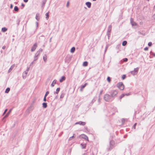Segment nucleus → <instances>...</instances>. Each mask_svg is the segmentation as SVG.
<instances>
[{"instance_id": "f257e3e1", "label": "nucleus", "mask_w": 155, "mask_h": 155, "mask_svg": "<svg viewBox=\"0 0 155 155\" xmlns=\"http://www.w3.org/2000/svg\"><path fill=\"white\" fill-rule=\"evenodd\" d=\"M42 49L40 48L39 50L37 51L34 57V61H36L38 60L40 54L42 52Z\"/></svg>"}, {"instance_id": "f03ea898", "label": "nucleus", "mask_w": 155, "mask_h": 155, "mask_svg": "<svg viewBox=\"0 0 155 155\" xmlns=\"http://www.w3.org/2000/svg\"><path fill=\"white\" fill-rule=\"evenodd\" d=\"M104 99L106 101L108 102H111L113 100L111 96H110L108 94H106L105 95Z\"/></svg>"}, {"instance_id": "7ed1b4c3", "label": "nucleus", "mask_w": 155, "mask_h": 155, "mask_svg": "<svg viewBox=\"0 0 155 155\" xmlns=\"http://www.w3.org/2000/svg\"><path fill=\"white\" fill-rule=\"evenodd\" d=\"M117 87L120 90H123L124 89V86L123 83L120 82L118 83L117 85Z\"/></svg>"}, {"instance_id": "20e7f679", "label": "nucleus", "mask_w": 155, "mask_h": 155, "mask_svg": "<svg viewBox=\"0 0 155 155\" xmlns=\"http://www.w3.org/2000/svg\"><path fill=\"white\" fill-rule=\"evenodd\" d=\"M138 70L139 68H135L134 71H131L130 72V73L133 75H136L137 74Z\"/></svg>"}, {"instance_id": "39448f33", "label": "nucleus", "mask_w": 155, "mask_h": 155, "mask_svg": "<svg viewBox=\"0 0 155 155\" xmlns=\"http://www.w3.org/2000/svg\"><path fill=\"white\" fill-rule=\"evenodd\" d=\"M112 25H110L108 27L107 31V35L109 37L110 35V32L112 29Z\"/></svg>"}, {"instance_id": "423d86ee", "label": "nucleus", "mask_w": 155, "mask_h": 155, "mask_svg": "<svg viewBox=\"0 0 155 155\" xmlns=\"http://www.w3.org/2000/svg\"><path fill=\"white\" fill-rule=\"evenodd\" d=\"M117 94V90H114L113 92H111L110 94L112 97L116 96Z\"/></svg>"}, {"instance_id": "0eeeda50", "label": "nucleus", "mask_w": 155, "mask_h": 155, "mask_svg": "<svg viewBox=\"0 0 155 155\" xmlns=\"http://www.w3.org/2000/svg\"><path fill=\"white\" fill-rule=\"evenodd\" d=\"M130 22L132 26H137V24L134 21L133 19L132 18H130Z\"/></svg>"}, {"instance_id": "6e6552de", "label": "nucleus", "mask_w": 155, "mask_h": 155, "mask_svg": "<svg viewBox=\"0 0 155 155\" xmlns=\"http://www.w3.org/2000/svg\"><path fill=\"white\" fill-rule=\"evenodd\" d=\"M37 47V43H35L31 48V51H34L35 50Z\"/></svg>"}, {"instance_id": "1a4fd4ad", "label": "nucleus", "mask_w": 155, "mask_h": 155, "mask_svg": "<svg viewBox=\"0 0 155 155\" xmlns=\"http://www.w3.org/2000/svg\"><path fill=\"white\" fill-rule=\"evenodd\" d=\"M80 137L81 138L84 139L88 141V139L87 137L84 134H82L80 135Z\"/></svg>"}, {"instance_id": "9d476101", "label": "nucleus", "mask_w": 155, "mask_h": 155, "mask_svg": "<svg viewBox=\"0 0 155 155\" xmlns=\"http://www.w3.org/2000/svg\"><path fill=\"white\" fill-rule=\"evenodd\" d=\"M79 124L81 125L84 126L85 125L86 123L85 122L80 121L75 123V124Z\"/></svg>"}, {"instance_id": "9b49d317", "label": "nucleus", "mask_w": 155, "mask_h": 155, "mask_svg": "<svg viewBox=\"0 0 155 155\" xmlns=\"http://www.w3.org/2000/svg\"><path fill=\"white\" fill-rule=\"evenodd\" d=\"M28 72L26 71H24L23 73L22 77L24 79H25L26 77Z\"/></svg>"}, {"instance_id": "f8f14e48", "label": "nucleus", "mask_w": 155, "mask_h": 155, "mask_svg": "<svg viewBox=\"0 0 155 155\" xmlns=\"http://www.w3.org/2000/svg\"><path fill=\"white\" fill-rule=\"evenodd\" d=\"M15 64H12L11 66V67L8 70V73H10L12 71V70L15 67Z\"/></svg>"}, {"instance_id": "ddd939ff", "label": "nucleus", "mask_w": 155, "mask_h": 155, "mask_svg": "<svg viewBox=\"0 0 155 155\" xmlns=\"http://www.w3.org/2000/svg\"><path fill=\"white\" fill-rule=\"evenodd\" d=\"M150 58H152L153 57H155V53L151 51L150 52Z\"/></svg>"}, {"instance_id": "4468645a", "label": "nucleus", "mask_w": 155, "mask_h": 155, "mask_svg": "<svg viewBox=\"0 0 155 155\" xmlns=\"http://www.w3.org/2000/svg\"><path fill=\"white\" fill-rule=\"evenodd\" d=\"M85 4L89 8L91 7V2H87Z\"/></svg>"}, {"instance_id": "2eb2a0df", "label": "nucleus", "mask_w": 155, "mask_h": 155, "mask_svg": "<svg viewBox=\"0 0 155 155\" xmlns=\"http://www.w3.org/2000/svg\"><path fill=\"white\" fill-rule=\"evenodd\" d=\"M12 109H11L10 110H9V111H8V112L6 114L4 117H3V119L6 118L9 115V114H10V113L11 112V111H12Z\"/></svg>"}, {"instance_id": "dca6fc26", "label": "nucleus", "mask_w": 155, "mask_h": 155, "mask_svg": "<svg viewBox=\"0 0 155 155\" xmlns=\"http://www.w3.org/2000/svg\"><path fill=\"white\" fill-rule=\"evenodd\" d=\"M65 79H66V78L65 76H62L61 78L60 79L59 81L61 83L63 81H64L65 80Z\"/></svg>"}, {"instance_id": "f3484780", "label": "nucleus", "mask_w": 155, "mask_h": 155, "mask_svg": "<svg viewBox=\"0 0 155 155\" xmlns=\"http://www.w3.org/2000/svg\"><path fill=\"white\" fill-rule=\"evenodd\" d=\"M36 19L38 21L40 19V17H39V14L38 13H37L36 14V17H35Z\"/></svg>"}, {"instance_id": "a211bd4d", "label": "nucleus", "mask_w": 155, "mask_h": 155, "mask_svg": "<svg viewBox=\"0 0 155 155\" xmlns=\"http://www.w3.org/2000/svg\"><path fill=\"white\" fill-rule=\"evenodd\" d=\"M87 83H86L84 85H83L81 86V91H82L83 89L87 85Z\"/></svg>"}, {"instance_id": "6ab92c4d", "label": "nucleus", "mask_w": 155, "mask_h": 155, "mask_svg": "<svg viewBox=\"0 0 155 155\" xmlns=\"http://www.w3.org/2000/svg\"><path fill=\"white\" fill-rule=\"evenodd\" d=\"M56 81H57L55 79L52 82V83L51 84V87H53L54 86V84H56Z\"/></svg>"}, {"instance_id": "aec40b11", "label": "nucleus", "mask_w": 155, "mask_h": 155, "mask_svg": "<svg viewBox=\"0 0 155 155\" xmlns=\"http://www.w3.org/2000/svg\"><path fill=\"white\" fill-rule=\"evenodd\" d=\"M60 87L56 89V91L55 92H54V94H58L60 91Z\"/></svg>"}, {"instance_id": "412c9836", "label": "nucleus", "mask_w": 155, "mask_h": 155, "mask_svg": "<svg viewBox=\"0 0 155 155\" xmlns=\"http://www.w3.org/2000/svg\"><path fill=\"white\" fill-rule=\"evenodd\" d=\"M43 59L44 61L45 62L46 61V60L47 59V57L46 54H45L43 57Z\"/></svg>"}, {"instance_id": "4be33fe9", "label": "nucleus", "mask_w": 155, "mask_h": 155, "mask_svg": "<svg viewBox=\"0 0 155 155\" xmlns=\"http://www.w3.org/2000/svg\"><path fill=\"white\" fill-rule=\"evenodd\" d=\"M42 105L43 107L44 108H46L47 106V104L46 103H43L42 104Z\"/></svg>"}, {"instance_id": "5701e85b", "label": "nucleus", "mask_w": 155, "mask_h": 155, "mask_svg": "<svg viewBox=\"0 0 155 155\" xmlns=\"http://www.w3.org/2000/svg\"><path fill=\"white\" fill-rule=\"evenodd\" d=\"M75 50V48L74 47H73L72 48L71 50V53H73L74 52Z\"/></svg>"}, {"instance_id": "b1692460", "label": "nucleus", "mask_w": 155, "mask_h": 155, "mask_svg": "<svg viewBox=\"0 0 155 155\" xmlns=\"http://www.w3.org/2000/svg\"><path fill=\"white\" fill-rule=\"evenodd\" d=\"M7 30V29L5 27L3 28L2 29V31L3 32H5Z\"/></svg>"}, {"instance_id": "393cba45", "label": "nucleus", "mask_w": 155, "mask_h": 155, "mask_svg": "<svg viewBox=\"0 0 155 155\" xmlns=\"http://www.w3.org/2000/svg\"><path fill=\"white\" fill-rule=\"evenodd\" d=\"M10 91V88L9 87H8L6 88L5 92V93H8Z\"/></svg>"}, {"instance_id": "a878e982", "label": "nucleus", "mask_w": 155, "mask_h": 155, "mask_svg": "<svg viewBox=\"0 0 155 155\" xmlns=\"http://www.w3.org/2000/svg\"><path fill=\"white\" fill-rule=\"evenodd\" d=\"M19 9L17 6H15L14 7V10L15 11L18 12V11Z\"/></svg>"}, {"instance_id": "bb28decb", "label": "nucleus", "mask_w": 155, "mask_h": 155, "mask_svg": "<svg viewBox=\"0 0 155 155\" xmlns=\"http://www.w3.org/2000/svg\"><path fill=\"white\" fill-rule=\"evenodd\" d=\"M49 12H48L47 13L45 14V15L46 16V18L47 20H48L49 18Z\"/></svg>"}, {"instance_id": "cd10ccee", "label": "nucleus", "mask_w": 155, "mask_h": 155, "mask_svg": "<svg viewBox=\"0 0 155 155\" xmlns=\"http://www.w3.org/2000/svg\"><path fill=\"white\" fill-rule=\"evenodd\" d=\"M88 62L87 61H85L83 62V65L84 66H86L87 65Z\"/></svg>"}, {"instance_id": "c85d7f7f", "label": "nucleus", "mask_w": 155, "mask_h": 155, "mask_svg": "<svg viewBox=\"0 0 155 155\" xmlns=\"http://www.w3.org/2000/svg\"><path fill=\"white\" fill-rule=\"evenodd\" d=\"M81 145L82 147V148L83 149L85 148L86 147V144H82L81 143Z\"/></svg>"}, {"instance_id": "c756f323", "label": "nucleus", "mask_w": 155, "mask_h": 155, "mask_svg": "<svg viewBox=\"0 0 155 155\" xmlns=\"http://www.w3.org/2000/svg\"><path fill=\"white\" fill-rule=\"evenodd\" d=\"M127 44V41H123L122 42V45L123 46H125Z\"/></svg>"}, {"instance_id": "7c9ffc66", "label": "nucleus", "mask_w": 155, "mask_h": 155, "mask_svg": "<svg viewBox=\"0 0 155 155\" xmlns=\"http://www.w3.org/2000/svg\"><path fill=\"white\" fill-rule=\"evenodd\" d=\"M64 95H65V94L64 93H62L60 96V98H63L64 97Z\"/></svg>"}, {"instance_id": "2f4dec72", "label": "nucleus", "mask_w": 155, "mask_h": 155, "mask_svg": "<svg viewBox=\"0 0 155 155\" xmlns=\"http://www.w3.org/2000/svg\"><path fill=\"white\" fill-rule=\"evenodd\" d=\"M107 81L109 82H110V81H111V79H110V77H108L107 78Z\"/></svg>"}, {"instance_id": "473e14b6", "label": "nucleus", "mask_w": 155, "mask_h": 155, "mask_svg": "<svg viewBox=\"0 0 155 155\" xmlns=\"http://www.w3.org/2000/svg\"><path fill=\"white\" fill-rule=\"evenodd\" d=\"M49 94V92L48 91H47L46 92L45 94V95L44 96H45V97H47V95Z\"/></svg>"}, {"instance_id": "72a5a7b5", "label": "nucleus", "mask_w": 155, "mask_h": 155, "mask_svg": "<svg viewBox=\"0 0 155 155\" xmlns=\"http://www.w3.org/2000/svg\"><path fill=\"white\" fill-rule=\"evenodd\" d=\"M126 75H123L122 76V79L123 80V79H125L126 78Z\"/></svg>"}, {"instance_id": "f704fd0d", "label": "nucleus", "mask_w": 155, "mask_h": 155, "mask_svg": "<svg viewBox=\"0 0 155 155\" xmlns=\"http://www.w3.org/2000/svg\"><path fill=\"white\" fill-rule=\"evenodd\" d=\"M75 135V134H73V136L70 137L69 138V140H71L74 137V135Z\"/></svg>"}, {"instance_id": "c9c22d12", "label": "nucleus", "mask_w": 155, "mask_h": 155, "mask_svg": "<svg viewBox=\"0 0 155 155\" xmlns=\"http://www.w3.org/2000/svg\"><path fill=\"white\" fill-rule=\"evenodd\" d=\"M125 95V94H122L120 96V99H121L123 98L124 96Z\"/></svg>"}, {"instance_id": "e433bc0d", "label": "nucleus", "mask_w": 155, "mask_h": 155, "mask_svg": "<svg viewBox=\"0 0 155 155\" xmlns=\"http://www.w3.org/2000/svg\"><path fill=\"white\" fill-rule=\"evenodd\" d=\"M152 45V43L151 42H150L148 43V45L149 46H151Z\"/></svg>"}, {"instance_id": "4c0bfd02", "label": "nucleus", "mask_w": 155, "mask_h": 155, "mask_svg": "<svg viewBox=\"0 0 155 155\" xmlns=\"http://www.w3.org/2000/svg\"><path fill=\"white\" fill-rule=\"evenodd\" d=\"M128 60L127 58H125L123 59V61L124 62H127Z\"/></svg>"}, {"instance_id": "58836bf2", "label": "nucleus", "mask_w": 155, "mask_h": 155, "mask_svg": "<svg viewBox=\"0 0 155 155\" xmlns=\"http://www.w3.org/2000/svg\"><path fill=\"white\" fill-rule=\"evenodd\" d=\"M113 143H114V141L113 140H111L110 142V144L111 145V144L113 145Z\"/></svg>"}, {"instance_id": "ea45409f", "label": "nucleus", "mask_w": 155, "mask_h": 155, "mask_svg": "<svg viewBox=\"0 0 155 155\" xmlns=\"http://www.w3.org/2000/svg\"><path fill=\"white\" fill-rule=\"evenodd\" d=\"M46 97H45V96H44V98L43 99V101H46Z\"/></svg>"}, {"instance_id": "a19ab883", "label": "nucleus", "mask_w": 155, "mask_h": 155, "mask_svg": "<svg viewBox=\"0 0 155 155\" xmlns=\"http://www.w3.org/2000/svg\"><path fill=\"white\" fill-rule=\"evenodd\" d=\"M7 111V109H6L5 110L4 112L3 113V115H4V114H5L6 112Z\"/></svg>"}, {"instance_id": "79ce46f5", "label": "nucleus", "mask_w": 155, "mask_h": 155, "mask_svg": "<svg viewBox=\"0 0 155 155\" xmlns=\"http://www.w3.org/2000/svg\"><path fill=\"white\" fill-rule=\"evenodd\" d=\"M103 92V90H101V91L100 93V95H101V94H102Z\"/></svg>"}, {"instance_id": "37998d69", "label": "nucleus", "mask_w": 155, "mask_h": 155, "mask_svg": "<svg viewBox=\"0 0 155 155\" xmlns=\"http://www.w3.org/2000/svg\"><path fill=\"white\" fill-rule=\"evenodd\" d=\"M136 124H137V123H135L133 125V128H134L135 129V127L136 125Z\"/></svg>"}, {"instance_id": "c03bdc74", "label": "nucleus", "mask_w": 155, "mask_h": 155, "mask_svg": "<svg viewBox=\"0 0 155 155\" xmlns=\"http://www.w3.org/2000/svg\"><path fill=\"white\" fill-rule=\"evenodd\" d=\"M148 49V48L147 47H146L144 48V50L145 51H147Z\"/></svg>"}, {"instance_id": "a18cd8bd", "label": "nucleus", "mask_w": 155, "mask_h": 155, "mask_svg": "<svg viewBox=\"0 0 155 155\" xmlns=\"http://www.w3.org/2000/svg\"><path fill=\"white\" fill-rule=\"evenodd\" d=\"M29 69H30V67H28L27 68V69L26 71H28V72Z\"/></svg>"}, {"instance_id": "49530a36", "label": "nucleus", "mask_w": 155, "mask_h": 155, "mask_svg": "<svg viewBox=\"0 0 155 155\" xmlns=\"http://www.w3.org/2000/svg\"><path fill=\"white\" fill-rule=\"evenodd\" d=\"M69 2H67V5H66L67 7H68V6L69 5Z\"/></svg>"}, {"instance_id": "de8ad7c7", "label": "nucleus", "mask_w": 155, "mask_h": 155, "mask_svg": "<svg viewBox=\"0 0 155 155\" xmlns=\"http://www.w3.org/2000/svg\"><path fill=\"white\" fill-rule=\"evenodd\" d=\"M34 61H33L30 64V66H31L34 63Z\"/></svg>"}, {"instance_id": "09e8293b", "label": "nucleus", "mask_w": 155, "mask_h": 155, "mask_svg": "<svg viewBox=\"0 0 155 155\" xmlns=\"http://www.w3.org/2000/svg\"><path fill=\"white\" fill-rule=\"evenodd\" d=\"M36 25L37 27H38V22H36Z\"/></svg>"}, {"instance_id": "8fccbe9b", "label": "nucleus", "mask_w": 155, "mask_h": 155, "mask_svg": "<svg viewBox=\"0 0 155 155\" xmlns=\"http://www.w3.org/2000/svg\"><path fill=\"white\" fill-rule=\"evenodd\" d=\"M5 48H6V47L5 46H4L2 47V48L3 49H5Z\"/></svg>"}, {"instance_id": "3c124183", "label": "nucleus", "mask_w": 155, "mask_h": 155, "mask_svg": "<svg viewBox=\"0 0 155 155\" xmlns=\"http://www.w3.org/2000/svg\"><path fill=\"white\" fill-rule=\"evenodd\" d=\"M107 48H108V47L106 46V48H105V52L107 50Z\"/></svg>"}, {"instance_id": "603ef678", "label": "nucleus", "mask_w": 155, "mask_h": 155, "mask_svg": "<svg viewBox=\"0 0 155 155\" xmlns=\"http://www.w3.org/2000/svg\"><path fill=\"white\" fill-rule=\"evenodd\" d=\"M23 1L24 2L26 3L28 2V0H23Z\"/></svg>"}, {"instance_id": "864d4df0", "label": "nucleus", "mask_w": 155, "mask_h": 155, "mask_svg": "<svg viewBox=\"0 0 155 155\" xmlns=\"http://www.w3.org/2000/svg\"><path fill=\"white\" fill-rule=\"evenodd\" d=\"M21 5L23 7H24L25 6V5L24 4H23V3H22L21 4Z\"/></svg>"}, {"instance_id": "5fc2aeb1", "label": "nucleus", "mask_w": 155, "mask_h": 155, "mask_svg": "<svg viewBox=\"0 0 155 155\" xmlns=\"http://www.w3.org/2000/svg\"><path fill=\"white\" fill-rule=\"evenodd\" d=\"M10 8H13V5L12 4H11L10 5Z\"/></svg>"}, {"instance_id": "6e6d98bb", "label": "nucleus", "mask_w": 155, "mask_h": 155, "mask_svg": "<svg viewBox=\"0 0 155 155\" xmlns=\"http://www.w3.org/2000/svg\"><path fill=\"white\" fill-rule=\"evenodd\" d=\"M153 17V18H154L155 19V14L154 15Z\"/></svg>"}, {"instance_id": "4d7b16f0", "label": "nucleus", "mask_w": 155, "mask_h": 155, "mask_svg": "<svg viewBox=\"0 0 155 155\" xmlns=\"http://www.w3.org/2000/svg\"><path fill=\"white\" fill-rule=\"evenodd\" d=\"M129 94H125V95H129Z\"/></svg>"}, {"instance_id": "13d9d810", "label": "nucleus", "mask_w": 155, "mask_h": 155, "mask_svg": "<svg viewBox=\"0 0 155 155\" xmlns=\"http://www.w3.org/2000/svg\"><path fill=\"white\" fill-rule=\"evenodd\" d=\"M51 39H52V38H51L50 39V42H51Z\"/></svg>"}, {"instance_id": "bf43d9fd", "label": "nucleus", "mask_w": 155, "mask_h": 155, "mask_svg": "<svg viewBox=\"0 0 155 155\" xmlns=\"http://www.w3.org/2000/svg\"><path fill=\"white\" fill-rule=\"evenodd\" d=\"M57 98H58V96H57L55 97V99H57Z\"/></svg>"}, {"instance_id": "052dcab7", "label": "nucleus", "mask_w": 155, "mask_h": 155, "mask_svg": "<svg viewBox=\"0 0 155 155\" xmlns=\"http://www.w3.org/2000/svg\"><path fill=\"white\" fill-rule=\"evenodd\" d=\"M96 0H93V1H96Z\"/></svg>"}, {"instance_id": "680f3d73", "label": "nucleus", "mask_w": 155, "mask_h": 155, "mask_svg": "<svg viewBox=\"0 0 155 155\" xmlns=\"http://www.w3.org/2000/svg\"><path fill=\"white\" fill-rule=\"evenodd\" d=\"M140 24H142V23H141V22H140Z\"/></svg>"}, {"instance_id": "e2e57ef3", "label": "nucleus", "mask_w": 155, "mask_h": 155, "mask_svg": "<svg viewBox=\"0 0 155 155\" xmlns=\"http://www.w3.org/2000/svg\"><path fill=\"white\" fill-rule=\"evenodd\" d=\"M140 24H142V23H141V22H140Z\"/></svg>"}, {"instance_id": "0e129e2a", "label": "nucleus", "mask_w": 155, "mask_h": 155, "mask_svg": "<svg viewBox=\"0 0 155 155\" xmlns=\"http://www.w3.org/2000/svg\"><path fill=\"white\" fill-rule=\"evenodd\" d=\"M84 155H85L84 154Z\"/></svg>"}]
</instances>
